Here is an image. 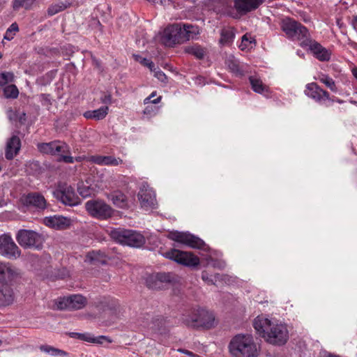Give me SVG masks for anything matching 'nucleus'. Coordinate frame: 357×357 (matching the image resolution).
Here are the masks:
<instances>
[{"mask_svg": "<svg viewBox=\"0 0 357 357\" xmlns=\"http://www.w3.org/2000/svg\"><path fill=\"white\" fill-rule=\"evenodd\" d=\"M253 326L257 333L270 344L282 345L289 338V332L285 324L272 322L264 316L257 317Z\"/></svg>", "mask_w": 357, "mask_h": 357, "instance_id": "nucleus-1", "label": "nucleus"}, {"mask_svg": "<svg viewBox=\"0 0 357 357\" xmlns=\"http://www.w3.org/2000/svg\"><path fill=\"white\" fill-rule=\"evenodd\" d=\"M231 357H257L259 350L252 335L239 333L234 335L228 344Z\"/></svg>", "mask_w": 357, "mask_h": 357, "instance_id": "nucleus-2", "label": "nucleus"}, {"mask_svg": "<svg viewBox=\"0 0 357 357\" xmlns=\"http://www.w3.org/2000/svg\"><path fill=\"white\" fill-rule=\"evenodd\" d=\"M110 235L116 242L133 248H140L146 242L144 236L135 230L119 228L112 230Z\"/></svg>", "mask_w": 357, "mask_h": 357, "instance_id": "nucleus-3", "label": "nucleus"}, {"mask_svg": "<svg viewBox=\"0 0 357 357\" xmlns=\"http://www.w3.org/2000/svg\"><path fill=\"white\" fill-rule=\"evenodd\" d=\"M281 29L288 38L300 40L301 43L310 40L308 29L301 23L290 17H285L281 21Z\"/></svg>", "mask_w": 357, "mask_h": 357, "instance_id": "nucleus-4", "label": "nucleus"}, {"mask_svg": "<svg viewBox=\"0 0 357 357\" xmlns=\"http://www.w3.org/2000/svg\"><path fill=\"white\" fill-rule=\"evenodd\" d=\"M116 312L115 302L105 297L97 298L91 305V317L107 318L113 321L116 318Z\"/></svg>", "mask_w": 357, "mask_h": 357, "instance_id": "nucleus-5", "label": "nucleus"}, {"mask_svg": "<svg viewBox=\"0 0 357 357\" xmlns=\"http://www.w3.org/2000/svg\"><path fill=\"white\" fill-rule=\"evenodd\" d=\"M16 240L24 248L40 250L44 242L43 236L33 230L20 229L16 234Z\"/></svg>", "mask_w": 357, "mask_h": 357, "instance_id": "nucleus-6", "label": "nucleus"}, {"mask_svg": "<svg viewBox=\"0 0 357 357\" xmlns=\"http://www.w3.org/2000/svg\"><path fill=\"white\" fill-rule=\"evenodd\" d=\"M163 256L167 259H169L179 264L188 267H195L197 266L200 263L199 257L192 253L181 251L176 249H172L165 252L163 254Z\"/></svg>", "mask_w": 357, "mask_h": 357, "instance_id": "nucleus-7", "label": "nucleus"}, {"mask_svg": "<svg viewBox=\"0 0 357 357\" xmlns=\"http://www.w3.org/2000/svg\"><path fill=\"white\" fill-rule=\"evenodd\" d=\"M54 197L65 205L76 206L80 203V199L76 195L74 188L67 183H59L54 192Z\"/></svg>", "mask_w": 357, "mask_h": 357, "instance_id": "nucleus-8", "label": "nucleus"}, {"mask_svg": "<svg viewBox=\"0 0 357 357\" xmlns=\"http://www.w3.org/2000/svg\"><path fill=\"white\" fill-rule=\"evenodd\" d=\"M38 149L42 154L54 156H70V148L64 142L53 141L38 144Z\"/></svg>", "mask_w": 357, "mask_h": 357, "instance_id": "nucleus-9", "label": "nucleus"}, {"mask_svg": "<svg viewBox=\"0 0 357 357\" xmlns=\"http://www.w3.org/2000/svg\"><path fill=\"white\" fill-rule=\"evenodd\" d=\"M167 237L192 248L202 249L205 246V243L201 238L188 232L173 231L169 233Z\"/></svg>", "mask_w": 357, "mask_h": 357, "instance_id": "nucleus-10", "label": "nucleus"}, {"mask_svg": "<svg viewBox=\"0 0 357 357\" xmlns=\"http://www.w3.org/2000/svg\"><path fill=\"white\" fill-rule=\"evenodd\" d=\"M181 31V24H172L165 29L161 40L165 46L172 47L186 41Z\"/></svg>", "mask_w": 357, "mask_h": 357, "instance_id": "nucleus-11", "label": "nucleus"}, {"mask_svg": "<svg viewBox=\"0 0 357 357\" xmlns=\"http://www.w3.org/2000/svg\"><path fill=\"white\" fill-rule=\"evenodd\" d=\"M21 252L18 246L8 234L0 236V255L7 258H17L20 256Z\"/></svg>", "mask_w": 357, "mask_h": 357, "instance_id": "nucleus-12", "label": "nucleus"}, {"mask_svg": "<svg viewBox=\"0 0 357 357\" xmlns=\"http://www.w3.org/2000/svg\"><path fill=\"white\" fill-rule=\"evenodd\" d=\"M86 303V298L79 294L71 295L60 298L56 302V306L61 310H75L82 308Z\"/></svg>", "mask_w": 357, "mask_h": 357, "instance_id": "nucleus-13", "label": "nucleus"}, {"mask_svg": "<svg viewBox=\"0 0 357 357\" xmlns=\"http://www.w3.org/2000/svg\"><path fill=\"white\" fill-rule=\"evenodd\" d=\"M141 207L145 210L155 208L157 201L155 192L146 183H143L137 194Z\"/></svg>", "mask_w": 357, "mask_h": 357, "instance_id": "nucleus-14", "label": "nucleus"}, {"mask_svg": "<svg viewBox=\"0 0 357 357\" xmlns=\"http://www.w3.org/2000/svg\"><path fill=\"white\" fill-rule=\"evenodd\" d=\"M301 45L303 47H308L313 55L321 61H328L331 59V52L311 38L301 43Z\"/></svg>", "mask_w": 357, "mask_h": 357, "instance_id": "nucleus-15", "label": "nucleus"}, {"mask_svg": "<svg viewBox=\"0 0 357 357\" xmlns=\"http://www.w3.org/2000/svg\"><path fill=\"white\" fill-rule=\"evenodd\" d=\"M305 93L309 98L314 100L317 102H321L324 100H328L333 102L335 100L331 98L329 93L321 89L317 83L312 82L306 85Z\"/></svg>", "mask_w": 357, "mask_h": 357, "instance_id": "nucleus-16", "label": "nucleus"}, {"mask_svg": "<svg viewBox=\"0 0 357 357\" xmlns=\"http://www.w3.org/2000/svg\"><path fill=\"white\" fill-rule=\"evenodd\" d=\"M264 0H234V8L236 10L233 17L236 18L238 15H244L249 12L256 10L262 4Z\"/></svg>", "mask_w": 357, "mask_h": 357, "instance_id": "nucleus-17", "label": "nucleus"}, {"mask_svg": "<svg viewBox=\"0 0 357 357\" xmlns=\"http://www.w3.org/2000/svg\"><path fill=\"white\" fill-rule=\"evenodd\" d=\"M112 214V208L102 201H91V215L101 220L109 218Z\"/></svg>", "mask_w": 357, "mask_h": 357, "instance_id": "nucleus-18", "label": "nucleus"}, {"mask_svg": "<svg viewBox=\"0 0 357 357\" xmlns=\"http://www.w3.org/2000/svg\"><path fill=\"white\" fill-rule=\"evenodd\" d=\"M44 224L56 230H64L70 227L71 220L62 215H54L45 217L43 220Z\"/></svg>", "mask_w": 357, "mask_h": 357, "instance_id": "nucleus-19", "label": "nucleus"}, {"mask_svg": "<svg viewBox=\"0 0 357 357\" xmlns=\"http://www.w3.org/2000/svg\"><path fill=\"white\" fill-rule=\"evenodd\" d=\"M24 204L27 206H32L38 210H44L47 208V201L44 196L38 192H30L24 199Z\"/></svg>", "mask_w": 357, "mask_h": 357, "instance_id": "nucleus-20", "label": "nucleus"}, {"mask_svg": "<svg viewBox=\"0 0 357 357\" xmlns=\"http://www.w3.org/2000/svg\"><path fill=\"white\" fill-rule=\"evenodd\" d=\"M215 316L213 312L205 309L199 310V320L197 328H211L214 326Z\"/></svg>", "mask_w": 357, "mask_h": 357, "instance_id": "nucleus-21", "label": "nucleus"}, {"mask_svg": "<svg viewBox=\"0 0 357 357\" xmlns=\"http://www.w3.org/2000/svg\"><path fill=\"white\" fill-rule=\"evenodd\" d=\"M199 310L201 308H191L182 314L181 320L186 326L197 328Z\"/></svg>", "mask_w": 357, "mask_h": 357, "instance_id": "nucleus-22", "label": "nucleus"}, {"mask_svg": "<svg viewBox=\"0 0 357 357\" xmlns=\"http://www.w3.org/2000/svg\"><path fill=\"white\" fill-rule=\"evenodd\" d=\"M17 275V272L6 264L0 262V280L5 283L11 282Z\"/></svg>", "mask_w": 357, "mask_h": 357, "instance_id": "nucleus-23", "label": "nucleus"}, {"mask_svg": "<svg viewBox=\"0 0 357 357\" xmlns=\"http://www.w3.org/2000/svg\"><path fill=\"white\" fill-rule=\"evenodd\" d=\"M21 142L17 136L13 135L7 142L6 147V156H14L17 155L20 149Z\"/></svg>", "mask_w": 357, "mask_h": 357, "instance_id": "nucleus-24", "label": "nucleus"}, {"mask_svg": "<svg viewBox=\"0 0 357 357\" xmlns=\"http://www.w3.org/2000/svg\"><path fill=\"white\" fill-rule=\"evenodd\" d=\"M13 301L14 296L13 291L0 284V307L8 306L12 304Z\"/></svg>", "mask_w": 357, "mask_h": 357, "instance_id": "nucleus-25", "label": "nucleus"}, {"mask_svg": "<svg viewBox=\"0 0 357 357\" xmlns=\"http://www.w3.org/2000/svg\"><path fill=\"white\" fill-rule=\"evenodd\" d=\"M108 198L112 202V203L117 207L123 208L128 205L126 196L121 191H114L112 192Z\"/></svg>", "mask_w": 357, "mask_h": 357, "instance_id": "nucleus-26", "label": "nucleus"}, {"mask_svg": "<svg viewBox=\"0 0 357 357\" xmlns=\"http://www.w3.org/2000/svg\"><path fill=\"white\" fill-rule=\"evenodd\" d=\"M185 52L193 55L198 59H203L206 54V49L199 45L195 44L185 48Z\"/></svg>", "mask_w": 357, "mask_h": 357, "instance_id": "nucleus-27", "label": "nucleus"}, {"mask_svg": "<svg viewBox=\"0 0 357 357\" xmlns=\"http://www.w3.org/2000/svg\"><path fill=\"white\" fill-rule=\"evenodd\" d=\"M181 31L183 36L186 38V41L193 39L197 34L199 33V27L191 24H183L181 26Z\"/></svg>", "mask_w": 357, "mask_h": 357, "instance_id": "nucleus-28", "label": "nucleus"}, {"mask_svg": "<svg viewBox=\"0 0 357 357\" xmlns=\"http://www.w3.org/2000/svg\"><path fill=\"white\" fill-rule=\"evenodd\" d=\"M106 165H118L122 162L120 158H91V163Z\"/></svg>", "mask_w": 357, "mask_h": 357, "instance_id": "nucleus-29", "label": "nucleus"}, {"mask_svg": "<svg viewBox=\"0 0 357 357\" xmlns=\"http://www.w3.org/2000/svg\"><path fill=\"white\" fill-rule=\"evenodd\" d=\"M252 89L258 93L268 91V87L264 85L260 79L251 76L249 78Z\"/></svg>", "mask_w": 357, "mask_h": 357, "instance_id": "nucleus-30", "label": "nucleus"}, {"mask_svg": "<svg viewBox=\"0 0 357 357\" xmlns=\"http://www.w3.org/2000/svg\"><path fill=\"white\" fill-rule=\"evenodd\" d=\"M8 119L12 122L19 121L21 124H24L26 121V113L14 111L11 108L6 112Z\"/></svg>", "mask_w": 357, "mask_h": 357, "instance_id": "nucleus-31", "label": "nucleus"}, {"mask_svg": "<svg viewBox=\"0 0 357 357\" xmlns=\"http://www.w3.org/2000/svg\"><path fill=\"white\" fill-rule=\"evenodd\" d=\"M70 6V3L68 1L65 2H58L56 3H53L50 5L47 9V14L50 16H52L54 15H56V13L64 10L67 8H68Z\"/></svg>", "mask_w": 357, "mask_h": 357, "instance_id": "nucleus-32", "label": "nucleus"}, {"mask_svg": "<svg viewBox=\"0 0 357 357\" xmlns=\"http://www.w3.org/2000/svg\"><path fill=\"white\" fill-rule=\"evenodd\" d=\"M40 350L52 356H66L67 355V353L65 351L47 344L41 345L40 347Z\"/></svg>", "mask_w": 357, "mask_h": 357, "instance_id": "nucleus-33", "label": "nucleus"}, {"mask_svg": "<svg viewBox=\"0 0 357 357\" xmlns=\"http://www.w3.org/2000/svg\"><path fill=\"white\" fill-rule=\"evenodd\" d=\"M213 278H213L211 275H209L206 271H203L202 273V279L208 284H215V282L218 280H225L228 276L226 275L216 273L213 275Z\"/></svg>", "mask_w": 357, "mask_h": 357, "instance_id": "nucleus-34", "label": "nucleus"}, {"mask_svg": "<svg viewBox=\"0 0 357 357\" xmlns=\"http://www.w3.org/2000/svg\"><path fill=\"white\" fill-rule=\"evenodd\" d=\"M319 80L326 85L331 91L337 93L338 89L335 81L328 75L321 74L319 76Z\"/></svg>", "mask_w": 357, "mask_h": 357, "instance_id": "nucleus-35", "label": "nucleus"}, {"mask_svg": "<svg viewBox=\"0 0 357 357\" xmlns=\"http://www.w3.org/2000/svg\"><path fill=\"white\" fill-rule=\"evenodd\" d=\"M226 64H227V67L229 68V69L231 72H233L237 75L243 74V71L241 70V69L240 68V64H239L238 61L235 59L234 56L228 57L226 60Z\"/></svg>", "mask_w": 357, "mask_h": 357, "instance_id": "nucleus-36", "label": "nucleus"}, {"mask_svg": "<svg viewBox=\"0 0 357 357\" xmlns=\"http://www.w3.org/2000/svg\"><path fill=\"white\" fill-rule=\"evenodd\" d=\"M43 167L40 163L35 160H30L26 165V171L29 174H39L43 172Z\"/></svg>", "mask_w": 357, "mask_h": 357, "instance_id": "nucleus-37", "label": "nucleus"}, {"mask_svg": "<svg viewBox=\"0 0 357 357\" xmlns=\"http://www.w3.org/2000/svg\"><path fill=\"white\" fill-rule=\"evenodd\" d=\"M152 278L159 280L160 283L162 284L163 287L173 280V277L169 273H158L152 274Z\"/></svg>", "mask_w": 357, "mask_h": 357, "instance_id": "nucleus-38", "label": "nucleus"}, {"mask_svg": "<svg viewBox=\"0 0 357 357\" xmlns=\"http://www.w3.org/2000/svg\"><path fill=\"white\" fill-rule=\"evenodd\" d=\"M36 0H13L12 7L14 10H18L21 8L29 9Z\"/></svg>", "mask_w": 357, "mask_h": 357, "instance_id": "nucleus-39", "label": "nucleus"}, {"mask_svg": "<svg viewBox=\"0 0 357 357\" xmlns=\"http://www.w3.org/2000/svg\"><path fill=\"white\" fill-rule=\"evenodd\" d=\"M3 95L6 98L15 99L18 97L19 90L14 84H10L4 87Z\"/></svg>", "mask_w": 357, "mask_h": 357, "instance_id": "nucleus-40", "label": "nucleus"}, {"mask_svg": "<svg viewBox=\"0 0 357 357\" xmlns=\"http://www.w3.org/2000/svg\"><path fill=\"white\" fill-rule=\"evenodd\" d=\"M108 106H102L99 109H95L91 112V119H94L98 121L103 119L108 114Z\"/></svg>", "mask_w": 357, "mask_h": 357, "instance_id": "nucleus-41", "label": "nucleus"}, {"mask_svg": "<svg viewBox=\"0 0 357 357\" xmlns=\"http://www.w3.org/2000/svg\"><path fill=\"white\" fill-rule=\"evenodd\" d=\"M15 76L12 72H3L0 73V87H2L8 83L14 81Z\"/></svg>", "mask_w": 357, "mask_h": 357, "instance_id": "nucleus-42", "label": "nucleus"}, {"mask_svg": "<svg viewBox=\"0 0 357 357\" xmlns=\"http://www.w3.org/2000/svg\"><path fill=\"white\" fill-rule=\"evenodd\" d=\"M146 286L151 289H162L164 288L162 284L160 283L159 280L152 278V274L146 278Z\"/></svg>", "mask_w": 357, "mask_h": 357, "instance_id": "nucleus-43", "label": "nucleus"}, {"mask_svg": "<svg viewBox=\"0 0 357 357\" xmlns=\"http://www.w3.org/2000/svg\"><path fill=\"white\" fill-rule=\"evenodd\" d=\"M18 30L19 28L17 23H13L6 30L3 39L7 40H11L14 38L15 33L18 31Z\"/></svg>", "mask_w": 357, "mask_h": 357, "instance_id": "nucleus-44", "label": "nucleus"}, {"mask_svg": "<svg viewBox=\"0 0 357 357\" xmlns=\"http://www.w3.org/2000/svg\"><path fill=\"white\" fill-rule=\"evenodd\" d=\"M112 340L109 337L105 335L91 336V343L102 345L104 344H110Z\"/></svg>", "mask_w": 357, "mask_h": 357, "instance_id": "nucleus-45", "label": "nucleus"}, {"mask_svg": "<svg viewBox=\"0 0 357 357\" xmlns=\"http://www.w3.org/2000/svg\"><path fill=\"white\" fill-rule=\"evenodd\" d=\"M234 37V33L228 30H222L221 32V38L220 43L222 44H227L232 41Z\"/></svg>", "mask_w": 357, "mask_h": 357, "instance_id": "nucleus-46", "label": "nucleus"}, {"mask_svg": "<svg viewBox=\"0 0 357 357\" xmlns=\"http://www.w3.org/2000/svg\"><path fill=\"white\" fill-rule=\"evenodd\" d=\"M132 56L136 61L140 63L144 66L148 67L150 70H153V68L154 67V63L151 61L146 58H143L139 54H133Z\"/></svg>", "mask_w": 357, "mask_h": 357, "instance_id": "nucleus-47", "label": "nucleus"}, {"mask_svg": "<svg viewBox=\"0 0 357 357\" xmlns=\"http://www.w3.org/2000/svg\"><path fill=\"white\" fill-rule=\"evenodd\" d=\"M150 70L153 73V76L156 77L159 81L163 83H167V77L159 68H155L154 66L153 70Z\"/></svg>", "mask_w": 357, "mask_h": 357, "instance_id": "nucleus-48", "label": "nucleus"}, {"mask_svg": "<svg viewBox=\"0 0 357 357\" xmlns=\"http://www.w3.org/2000/svg\"><path fill=\"white\" fill-rule=\"evenodd\" d=\"M77 191L83 198L89 196V186L84 185L83 181L77 183Z\"/></svg>", "mask_w": 357, "mask_h": 357, "instance_id": "nucleus-49", "label": "nucleus"}, {"mask_svg": "<svg viewBox=\"0 0 357 357\" xmlns=\"http://www.w3.org/2000/svg\"><path fill=\"white\" fill-rule=\"evenodd\" d=\"M252 43H255V39H253L250 36H248V33L245 34L242 37L241 44L240 47L242 50L248 47V44H251Z\"/></svg>", "mask_w": 357, "mask_h": 357, "instance_id": "nucleus-50", "label": "nucleus"}, {"mask_svg": "<svg viewBox=\"0 0 357 357\" xmlns=\"http://www.w3.org/2000/svg\"><path fill=\"white\" fill-rule=\"evenodd\" d=\"M38 98L43 106L49 107L52 105L50 96L49 94L41 93L39 95Z\"/></svg>", "mask_w": 357, "mask_h": 357, "instance_id": "nucleus-51", "label": "nucleus"}, {"mask_svg": "<svg viewBox=\"0 0 357 357\" xmlns=\"http://www.w3.org/2000/svg\"><path fill=\"white\" fill-rule=\"evenodd\" d=\"M70 336L83 341L89 342V335L87 333H70Z\"/></svg>", "mask_w": 357, "mask_h": 357, "instance_id": "nucleus-52", "label": "nucleus"}, {"mask_svg": "<svg viewBox=\"0 0 357 357\" xmlns=\"http://www.w3.org/2000/svg\"><path fill=\"white\" fill-rule=\"evenodd\" d=\"M84 158H58L59 162H63L65 163H72L75 160L77 162H81Z\"/></svg>", "mask_w": 357, "mask_h": 357, "instance_id": "nucleus-53", "label": "nucleus"}, {"mask_svg": "<svg viewBox=\"0 0 357 357\" xmlns=\"http://www.w3.org/2000/svg\"><path fill=\"white\" fill-rule=\"evenodd\" d=\"M101 100L104 104H111L112 96L109 93H105L101 97Z\"/></svg>", "mask_w": 357, "mask_h": 357, "instance_id": "nucleus-54", "label": "nucleus"}, {"mask_svg": "<svg viewBox=\"0 0 357 357\" xmlns=\"http://www.w3.org/2000/svg\"><path fill=\"white\" fill-rule=\"evenodd\" d=\"M161 96H159L158 98L154 99V100H151L152 98H150V96L146 98L144 100V103L145 105L149 103V102H152L153 104H157L158 102H160V101L161 100Z\"/></svg>", "mask_w": 357, "mask_h": 357, "instance_id": "nucleus-55", "label": "nucleus"}, {"mask_svg": "<svg viewBox=\"0 0 357 357\" xmlns=\"http://www.w3.org/2000/svg\"><path fill=\"white\" fill-rule=\"evenodd\" d=\"M156 111L153 109V108H150L149 107H146L144 110V114H149V115H154L155 114Z\"/></svg>", "mask_w": 357, "mask_h": 357, "instance_id": "nucleus-56", "label": "nucleus"}, {"mask_svg": "<svg viewBox=\"0 0 357 357\" xmlns=\"http://www.w3.org/2000/svg\"><path fill=\"white\" fill-rule=\"evenodd\" d=\"M92 64L93 66H95L96 68H97V69L99 70V71H101L102 70V66H101V63L98 61L97 59H93L92 60Z\"/></svg>", "mask_w": 357, "mask_h": 357, "instance_id": "nucleus-57", "label": "nucleus"}, {"mask_svg": "<svg viewBox=\"0 0 357 357\" xmlns=\"http://www.w3.org/2000/svg\"><path fill=\"white\" fill-rule=\"evenodd\" d=\"M94 252H95L93 250L91 251V261H90L91 268H92L93 266H96L97 261L94 259L93 256Z\"/></svg>", "mask_w": 357, "mask_h": 357, "instance_id": "nucleus-58", "label": "nucleus"}, {"mask_svg": "<svg viewBox=\"0 0 357 357\" xmlns=\"http://www.w3.org/2000/svg\"><path fill=\"white\" fill-rule=\"evenodd\" d=\"M91 26L100 27L101 24L99 21L96 20V19H93L91 20Z\"/></svg>", "mask_w": 357, "mask_h": 357, "instance_id": "nucleus-59", "label": "nucleus"}, {"mask_svg": "<svg viewBox=\"0 0 357 357\" xmlns=\"http://www.w3.org/2000/svg\"><path fill=\"white\" fill-rule=\"evenodd\" d=\"M352 25L355 29L357 28V16L353 17Z\"/></svg>", "mask_w": 357, "mask_h": 357, "instance_id": "nucleus-60", "label": "nucleus"}, {"mask_svg": "<svg viewBox=\"0 0 357 357\" xmlns=\"http://www.w3.org/2000/svg\"><path fill=\"white\" fill-rule=\"evenodd\" d=\"M331 98H333L335 100L333 102H338L340 104H342V103L344 102V101L342 100H340V99H339L337 98H335V96H333V97H331Z\"/></svg>", "mask_w": 357, "mask_h": 357, "instance_id": "nucleus-61", "label": "nucleus"}, {"mask_svg": "<svg viewBox=\"0 0 357 357\" xmlns=\"http://www.w3.org/2000/svg\"><path fill=\"white\" fill-rule=\"evenodd\" d=\"M354 77L357 79V68H354L351 70Z\"/></svg>", "mask_w": 357, "mask_h": 357, "instance_id": "nucleus-62", "label": "nucleus"}, {"mask_svg": "<svg viewBox=\"0 0 357 357\" xmlns=\"http://www.w3.org/2000/svg\"><path fill=\"white\" fill-rule=\"evenodd\" d=\"M85 208L88 212H89V201H87L85 203Z\"/></svg>", "mask_w": 357, "mask_h": 357, "instance_id": "nucleus-63", "label": "nucleus"}, {"mask_svg": "<svg viewBox=\"0 0 357 357\" xmlns=\"http://www.w3.org/2000/svg\"><path fill=\"white\" fill-rule=\"evenodd\" d=\"M84 116L86 119H89V111H86V112H85L84 113Z\"/></svg>", "mask_w": 357, "mask_h": 357, "instance_id": "nucleus-64", "label": "nucleus"}]
</instances>
